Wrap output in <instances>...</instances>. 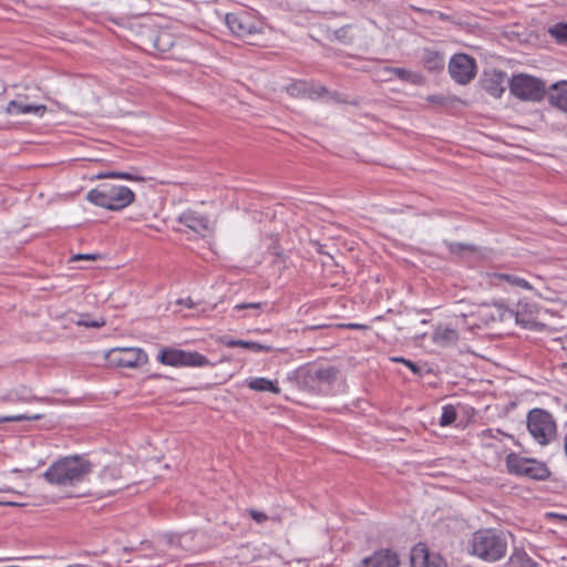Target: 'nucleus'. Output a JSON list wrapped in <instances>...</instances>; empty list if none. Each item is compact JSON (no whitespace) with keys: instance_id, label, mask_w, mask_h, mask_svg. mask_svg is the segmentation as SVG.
I'll use <instances>...</instances> for the list:
<instances>
[{"instance_id":"obj_36","label":"nucleus","mask_w":567,"mask_h":567,"mask_svg":"<svg viewBox=\"0 0 567 567\" xmlns=\"http://www.w3.org/2000/svg\"><path fill=\"white\" fill-rule=\"evenodd\" d=\"M221 343L226 346L227 348H237L240 344V340L233 339L230 337H224L221 339Z\"/></svg>"},{"instance_id":"obj_35","label":"nucleus","mask_w":567,"mask_h":567,"mask_svg":"<svg viewBox=\"0 0 567 567\" xmlns=\"http://www.w3.org/2000/svg\"><path fill=\"white\" fill-rule=\"evenodd\" d=\"M7 400H9V401H25V402L31 401V399H30V398H27V396H24V395H20V394H18L17 392H10V393L8 394ZM32 400H38V399H37V398H32Z\"/></svg>"},{"instance_id":"obj_33","label":"nucleus","mask_w":567,"mask_h":567,"mask_svg":"<svg viewBox=\"0 0 567 567\" xmlns=\"http://www.w3.org/2000/svg\"><path fill=\"white\" fill-rule=\"evenodd\" d=\"M97 258H99V255H95V254H78L72 257V260L73 261H78V260L93 261V260H96Z\"/></svg>"},{"instance_id":"obj_15","label":"nucleus","mask_w":567,"mask_h":567,"mask_svg":"<svg viewBox=\"0 0 567 567\" xmlns=\"http://www.w3.org/2000/svg\"><path fill=\"white\" fill-rule=\"evenodd\" d=\"M548 101L550 105L567 113V81H560L550 85Z\"/></svg>"},{"instance_id":"obj_42","label":"nucleus","mask_w":567,"mask_h":567,"mask_svg":"<svg viewBox=\"0 0 567 567\" xmlns=\"http://www.w3.org/2000/svg\"><path fill=\"white\" fill-rule=\"evenodd\" d=\"M1 491H2V492H6V493H8V494H10V495H12V497H10V498H6V501H17V499H16V497H17V496H21V494H20V493L16 492V491H13V489H11V488H8V489H1Z\"/></svg>"},{"instance_id":"obj_39","label":"nucleus","mask_w":567,"mask_h":567,"mask_svg":"<svg viewBox=\"0 0 567 567\" xmlns=\"http://www.w3.org/2000/svg\"><path fill=\"white\" fill-rule=\"evenodd\" d=\"M484 435L493 437V439H497L498 435H504V433L498 429L497 430L488 429L485 431Z\"/></svg>"},{"instance_id":"obj_23","label":"nucleus","mask_w":567,"mask_h":567,"mask_svg":"<svg viewBox=\"0 0 567 567\" xmlns=\"http://www.w3.org/2000/svg\"><path fill=\"white\" fill-rule=\"evenodd\" d=\"M548 33L558 44H567V22H559L549 27Z\"/></svg>"},{"instance_id":"obj_48","label":"nucleus","mask_w":567,"mask_h":567,"mask_svg":"<svg viewBox=\"0 0 567 567\" xmlns=\"http://www.w3.org/2000/svg\"><path fill=\"white\" fill-rule=\"evenodd\" d=\"M564 449H565V452H566V455H567V434L564 437Z\"/></svg>"},{"instance_id":"obj_45","label":"nucleus","mask_w":567,"mask_h":567,"mask_svg":"<svg viewBox=\"0 0 567 567\" xmlns=\"http://www.w3.org/2000/svg\"><path fill=\"white\" fill-rule=\"evenodd\" d=\"M549 516L559 518L561 520H567V515L550 513Z\"/></svg>"},{"instance_id":"obj_11","label":"nucleus","mask_w":567,"mask_h":567,"mask_svg":"<svg viewBox=\"0 0 567 567\" xmlns=\"http://www.w3.org/2000/svg\"><path fill=\"white\" fill-rule=\"evenodd\" d=\"M449 73L456 83L467 84L476 75V62L465 53L454 54L449 63Z\"/></svg>"},{"instance_id":"obj_18","label":"nucleus","mask_w":567,"mask_h":567,"mask_svg":"<svg viewBox=\"0 0 567 567\" xmlns=\"http://www.w3.org/2000/svg\"><path fill=\"white\" fill-rule=\"evenodd\" d=\"M47 110V106L29 104L23 101H10L6 107V112L9 115H21L28 113H35L42 115Z\"/></svg>"},{"instance_id":"obj_22","label":"nucleus","mask_w":567,"mask_h":567,"mask_svg":"<svg viewBox=\"0 0 567 567\" xmlns=\"http://www.w3.org/2000/svg\"><path fill=\"white\" fill-rule=\"evenodd\" d=\"M268 306L267 302H243L236 305L233 310L234 311H241V310H248L249 312L246 315V317H258L264 308Z\"/></svg>"},{"instance_id":"obj_34","label":"nucleus","mask_w":567,"mask_h":567,"mask_svg":"<svg viewBox=\"0 0 567 567\" xmlns=\"http://www.w3.org/2000/svg\"><path fill=\"white\" fill-rule=\"evenodd\" d=\"M391 72L394 73L400 80H408L410 75L408 70L401 68H393L391 69Z\"/></svg>"},{"instance_id":"obj_27","label":"nucleus","mask_w":567,"mask_h":567,"mask_svg":"<svg viewBox=\"0 0 567 567\" xmlns=\"http://www.w3.org/2000/svg\"><path fill=\"white\" fill-rule=\"evenodd\" d=\"M239 347L251 350L254 352H270L272 350L270 346L261 344L255 341L240 340Z\"/></svg>"},{"instance_id":"obj_14","label":"nucleus","mask_w":567,"mask_h":567,"mask_svg":"<svg viewBox=\"0 0 567 567\" xmlns=\"http://www.w3.org/2000/svg\"><path fill=\"white\" fill-rule=\"evenodd\" d=\"M506 83H508L506 73L499 70L485 72L482 80L483 89L494 97H501L505 91Z\"/></svg>"},{"instance_id":"obj_40","label":"nucleus","mask_w":567,"mask_h":567,"mask_svg":"<svg viewBox=\"0 0 567 567\" xmlns=\"http://www.w3.org/2000/svg\"><path fill=\"white\" fill-rule=\"evenodd\" d=\"M334 33H336L337 39L344 40L348 34V27H342V28L338 29Z\"/></svg>"},{"instance_id":"obj_26","label":"nucleus","mask_w":567,"mask_h":567,"mask_svg":"<svg viewBox=\"0 0 567 567\" xmlns=\"http://www.w3.org/2000/svg\"><path fill=\"white\" fill-rule=\"evenodd\" d=\"M509 561L512 565L522 566V567H533L530 563V558L524 551H515L511 557Z\"/></svg>"},{"instance_id":"obj_43","label":"nucleus","mask_w":567,"mask_h":567,"mask_svg":"<svg viewBox=\"0 0 567 567\" xmlns=\"http://www.w3.org/2000/svg\"><path fill=\"white\" fill-rule=\"evenodd\" d=\"M329 324H326V323H316L313 326H307L303 330H319V329H323V328H328Z\"/></svg>"},{"instance_id":"obj_29","label":"nucleus","mask_w":567,"mask_h":567,"mask_svg":"<svg viewBox=\"0 0 567 567\" xmlns=\"http://www.w3.org/2000/svg\"><path fill=\"white\" fill-rule=\"evenodd\" d=\"M447 246H449L450 252H452V254H461L463 250H470V251L476 250L475 246L468 245V244L450 243Z\"/></svg>"},{"instance_id":"obj_17","label":"nucleus","mask_w":567,"mask_h":567,"mask_svg":"<svg viewBox=\"0 0 567 567\" xmlns=\"http://www.w3.org/2000/svg\"><path fill=\"white\" fill-rule=\"evenodd\" d=\"M287 92L292 96L305 95V96H308L309 99L313 100V99L321 97L328 91L324 86L313 87V86H309V84L303 81H299V82H295V83L290 84L287 87Z\"/></svg>"},{"instance_id":"obj_7","label":"nucleus","mask_w":567,"mask_h":567,"mask_svg":"<svg viewBox=\"0 0 567 567\" xmlns=\"http://www.w3.org/2000/svg\"><path fill=\"white\" fill-rule=\"evenodd\" d=\"M506 467L512 474L539 481L547 478L550 474L545 463L534 458L523 457L515 453H511L506 456Z\"/></svg>"},{"instance_id":"obj_41","label":"nucleus","mask_w":567,"mask_h":567,"mask_svg":"<svg viewBox=\"0 0 567 567\" xmlns=\"http://www.w3.org/2000/svg\"><path fill=\"white\" fill-rule=\"evenodd\" d=\"M348 329H354V330H365L368 329V326L361 324V323H349L344 326Z\"/></svg>"},{"instance_id":"obj_1","label":"nucleus","mask_w":567,"mask_h":567,"mask_svg":"<svg viewBox=\"0 0 567 567\" xmlns=\"http://www.w3.org/2000/svg\"><path fill=\"white\" fill-rule=\"evenodd\" d=\"M92 471L91 463L79 456L64 457L53 463L43 474L50 484L73 485L84 480Z\"/></svg>"},{"instance_id":"obj_46","label":"nucleus","mask_w":567,"mask_h":567,"mask_svg":"<svg viewBox=\"0 0 567 567\" xmlns=\"http://www.w3.org/2000/svg\"><path fill=\"white\" fill-rule=\"evenodd\" d=\"M391 360L394 362L403 363V364H405V362L408 361V359L402 358V357H394V358H391Z\"/></svg>"},{"instance_id":"obj_9","label":"nucleus","mask_w":567,"mask_h":567,"mask_svg":"<svg viewBox=\"0 0 567 567\" xmlns=\"http://www.w3.org/2000/svg\"><path fill=\"white\" fill-rule=\"evenodd\" d=\"M158 361L169 367H206L209 360L199 352L165 348L158 354Z\"/></svg>"},{"instance_id":"obj_5","label":"nucleus","mask_w":567,"mask_h":567,"mask_svg":"<svg viewBox=\"0 0 567 567\" xmlns=\"http://www.w3.org/2000/svg\"><path fill=\"white\" fill-rule=\"evenodd\" d=\"M225 23L230 32L252 44V39L262 33L261 23L249 12H230L225 16Z\"/></svg>"},{"instance_id":"obj_44","label":"nucleus","mask_w":567,"mask_h":567,"mask_svg":"<svg viewBox=\"0 0 567 567\" xmlns=\"http://www.w3.org/2000/svg\"><path fill=\"white\" fill-rule=\"evenodd\" d=\"M427 100L430 102H434V103H442L443 102V97L439 96V95H431V96L427 97Z\"/></svg>"},{"instance_id":"obj_2","label":"nucleus","mask_w":567,"mask_h":567,"mask_svg":"<svg viewBox=\"0 0 567 567\" xmlns=\"http://www.w3.org/2000/svg\"><path fill=\"white\" fill-rule=\"evenodd\" d=\"M507 538L496 529H481L472 538V553L485 561H497L507 553Z\"/></svg>"},{"instance_id":"obj_16","label":"nucleus","mask_w":567,"mask_h":567,"mask_svg":"<svg viewBox=\"0 0 567 567\" xmlns=\"http://www.w3.org/2000/svg\"><path fill=\"white\" fill-rule=\"evenodd\" d=\"M179 221L193 231L204 235L209 228V220L206 216L187 212L179 216Z\"/></svg>"},{"instance_id":"obj_25","label":"nucleus","mask_w":567,"mask_h":567,"mask_svg":"<svg viewBox=\"0 0 567 567\" xmlns=\"http://www.w3.org/2000/svg\"><path fill=\"white\" fill-rule=\"evenodd\" d=\"M97 178H121L128 181H143L144 178L141 176L132 175L125 172H109L104 174H99Z\"/></svg>"},{"instance_id":"obj_31","label":"nucleus","mask_w":567,"mask_h":567,"mask_svg":"<svg viewBox=\"0 0 567 567\" xmlns=\"http://www.w3.org/2000/svg\"><path fill=\"white\" fill-rule=\"evenodd\" d=\"M142 558L150 560V563L138 567H159L162 565L158 555L143 556Z\"/></svg>"},{"instance_id":"obj_37","label":"nucleus","mask_w":567,"mask_h":567,"mask_svg":"<svg viewBox=\"0 0 567 567\" xmlns=\"http://www.w3.org/2000/svg\"><path fill=\"white\" fill-rule=\"evenodd\" d=\"M25 503L19 502V501H6V498L0 499V506H17L21 507L24 506Z\"/></svg>"},{"instance_id":"obj_32","label":"nucleus","mask_w":567,"mask_h":567,"mask_svg":"<svg viewBox=\"0 0 567 567\" xmlns=\"http://www.w3.org/2000/svg\"><path fill=\"white\" fill-rule=\"evenodd\" d=\"M76 324L78 326H83V327L100 328V327L105 324V321L104 320H101V321H89V319H85V320L76 321Z\"/></svg>"},{"instance_id":"obj_30","label":"nucleus","mask_w":567,"mask_h":567,"mask_svg":"<svg viewBox=\"0 0 567 567\" xmlns=\"http://www.w3.org/2000/svg\"><path fill=\"white\" fill-rule=\"evenodd\" d=\"M248 514L258 524H262L268 519V516L264 512L257 509H248Z\"/></svg>"},{"instance_id":"obj_6","label":"nucleus","mask_w":567,"mask_h":567,"mask_svg":"<svg viewBox=\"0 0 567 567\" xmlns=\"http://www.w3.org/2000/svg\"><path fill=\"white\" fill-rule=\"evenodd\" d=\"M508 85L511 93L524 101H540L546 93L543 81L523 73L514 75Z\"/></svg>"},{"instance_id":"obj_21","label":"nucleus","mask_w":567,"mask_h":567,"mask_svg":"<svg viewBox=\"0 0 567 567\" xmlns=\"http://www.w3.org/2000/svg\"><path fill=\"white\" fill-rule=\"evenodd\" d=\"M495 277L502 281H505L512 286L519 287L525 290H533V286L525 280L514 274L499 272L496 274Z\"/></svg>"},{"instance_id":"obj_3","label":"nucleus","mask_w":567,"mask_h":567,"mask_svg":"<svg viewBox=\"0 0 567 567\" xmlns=\"http://www.w3.org/2000/svg\"><path fill=\"white\" fill-rule=\"evenodd\" d=\"M133 190L123 185L103 184L97 188L91 189L86 194V199L109 210H121L134 202Z\"/></svg>"},{"instance_id":"obj_4","label":"nucleus","mask_w":567,"mask_h":567,"mask_svg":"<svg viewBox=\"0 0 567 567\" xmlns=\"http://www.w3.org/2000/svg\"><path fill=\"white\" fill-rule=\"evenodd\" d=\"M527 430L540 445H548L557 435V424L554 416L544 409H533L527 414Z\"/></svg>"},{"instance_id":"obj_28","label":"nucleus","mask_w":567,"mask_h":567,"mask_svg":"<svg viewBox=\"0 0 567 567\" xmlns=\"http://www.w3.org/2000/svg\"><path fill=\"white\" fill-rule=\"evenodd\" d=\"M43 417L42 414H34V415H25V414H18V415H10V416H1L0 422H20L25 420H32L38 421Z\"/></svg>"},{"instance_id":"obj_19","label":"nucleus","mask_w":567,"mask_h":567,"mask_svg":"<svg viewBox=\"0 0 567 567\" xmlns=\"http://www.w3.org/2000/svg\"><path fill=\"white\" fill-rule=\"evenodd\" d=\"M458 332L450 327H437L433 332V341L442 347L453 346L458 341Z\"/></svg>"},{"instance_id":"obj_38","label":"nucleus","mask_w":567,"mask_h":567,"mask_svg":"<svg viewBox=\"0 0 567 567\" xmlns=\"http://www.w3.org/2000/svg\"><path fill=\"white\" fill-rule=\"evenodd\" d=\"M405 365L414 373V374H421V368L414 363L413 361L411 360H408L405 362Z\"/></svg>"},{"instance_id":"obj_10","label":"nucleus","mask_w":567,"mask_h":567,"mask_svg":"<svg viewBox=\"0 0 567 567\" xmlns=\"http://www.w3.org/2000/svg\"><path fill=\"white\" fill-rule=\"evenodd\" d=\"M110 364L120 368H138L148 361L147 354L140 348H114L106 353Z\"/></svg>"},{"instance_id":"obj_13","label":"nucleus","mask_w":567,"mask_h":567,"mask_svg":"<svg viewBox=\"0 0 567 567\" xmlns=\"http://www.w3.org/2000/svg\"><path fill=\"white\" fill-rule=\"evenodd\" d=\"M411 567H446L443 558L437 555L430 553L423 544H417L411 550Z\"/></svg>"},{"instance_id":"obj_8","label":"nucleus","mask_w":567,"mask_h":567,"mask_svg":"<svg viewBox=\"0 0 567 567\" xmlns=\"http://www.w3.org/2000/svg\"><path fill=\"white\" fill-rule=\"evenodd\" d=\"M338 370L332 365H308L295 371L299 386L312 389L317 384H331L336 381Z\"/></svg>"},{"instance_id":"obj_47","label":"nucleus","mask_w":567,"mask_h":567,"mask_svg":"<svg viewBox=\"0 0 567 567\" xmlns=\"http://www.w3.org/2000/svg\"><path fill=\"white\" fill-rule=\"evenodd\" d=\"M506 313L508 315V317H515L516 318V321H518V318H517V313H514L513 311H506Z\"/></svg>"},{"instance_id":"obj_20","label":"nucleus","mask_w":567,"mask_h":567,"mask_svg":"<svg viewBox=\"0 0 567 567\" xmlns=\"http://www.w3.org/2000/svg\"><path fill=\"white\" fill-rule=\"evenodd\" d=\"M249 389L258 392L280 393L279 386L266 378H255L247 382Z\"/></svg>"},{"instance_id":"obj_24","label":"nucleus","mask_w":567,"mask_h":567,"mask_svg":"<svg viewBox=\"0 0 567 567\" xmlns=\"http://www.w3.org/2000/svg\"><path fill=\"white\" fill-rule=\"evenodd\" d=\"M456 420V411L453 405H445L442 409V414L440 417V425L447 426L451 425Z\"/></svg>"},{"instance_id":"obj_12","label":"nucleus","mask_w":567,"mask_h":567,"mask_svg":"<svg viewBox=\"0 0 567 567\" xmlns=\"http://www.w3.org/2000/svg\"><path fill=\"white\" fill-rule=\"evenodd\" d=\"M97 486L100 487V493L109 495L127 486V482L123 478L118 466L109 465L101 471Z\"/></svg>"}]
</instances>
